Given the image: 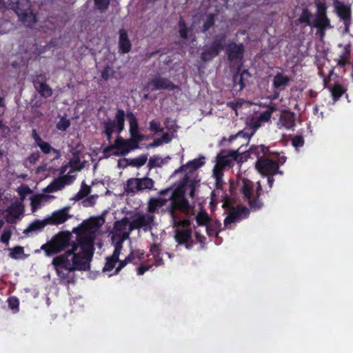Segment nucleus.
I'll return each mask as SVG.
<instances>
[{"instance_id": "obj_37", "label": "nucleus", "mask_w": 353, "mask_h": 353, "mask_svg": "<svg viewBox=\"0 0 353 353\" xmlns=\"http://www.w3.org/2000/svg\"><path fill=\"white\" fill-rule=\"evenodd\" d=\"M37 144L41 150L45 154L52 153L53 154H54V153L56 152V150L52 147H51V145L48 143L43 140H41Z\"/></svg>"}, {"instance_id": "obj_56", "label": "nucleus", "mask_w": 353, "mask_h": 353, "mask_svg": "<svg viewBox=\"0 0 353 353\" xmlns=\"http://www.w3.org/2000/svg\"><path fill=\"white\" fill-rule=\"evenodd\" d=\"M244 103V101L242 99H238L235 101H232L230 103V105L235 110V111L237 112L236 108L239 105H242Z\"/></svg>"}, {"instance_id": "obj_55", "label": "nucleus", "mask_w": 353, "mask_h": 353, "mask_svg": "<svg viewBox=\"0 0 353 353\" xmlns=\"http://www.w3.org/2000/svg\"><path fill=\"white\" fill-rule=\"evenodd\" d=\"M150 268V265H142L138 268V274L142 275L146 271H148Z\"/></svg>"}, {"instance_id": "obj_62", "label": "nucleus", "mask_w": 353, "mask_h": 353, "mask_svg": "<svg viewBox=\"0 0 353 353\" xmlns=\"http://www.w3.org/2000/svg\"><path fill=\"white\" fill-rule=\"evenodd\" d=\"M38 155L37 154H32L30 158V163H34L37 160Z\"/></svg>"}, {"instance_id": "obj_1", "label": "nucleus", "mask_w": 353, "mask_h": 353, "mask_svg": "<svg viewBox=\"0 0 353 353\" xmlns=\"http://www.w3.org/2000/svg\"><path fill=\"white\" fill-rule=\"evenodd\" d=\"M104 223L103 216L92 217L75 229L78 234L76 241L71 243L63 254L52 261L61 279L68 280L74 271L89 270L94 253V239L101 234L100 228Z\"/></svg>"}, {"instance_id": "obj_47", "label": "nucleus", "mask_w": 353, "mask_h": 353, "mask_svg": "<svg viewBox=\"0 0 353 353\" xmlns=\"http://www.w3.org/2000/svg\"><path fill=\"white\" fill-rule=\"evenodd\" d=\"M292 143L294 148H298L303 145L304 140L302 137L297 136L292 139Z\"/></svg>"}, {"instance_id": "obj_57", "label": "nucleus", "mask_w": 353, "mask_h": 353, "mask_svg": "<svg viewBox=\"0 0 353 353\" xmlns=\"http://www.w3.org/2000/svg\"><path fill=\"white\" fill-rule=\"evenodd\" d=\"M163 144V143H162L161 138H158V139H154L152 143H150L148 145V148L157 147V146L161 145Z\"/></svg>"}, {"instance_id": "obj_38", "label": "nucleus", "mask_w": 353, "mask_h": 353, "mask_svg": "<svg viewBox=\"0 0 353 353\" xmlns=\"http://www.w3.org/2000/svg\"><path fill=\"white\" fill-rule=\"evenodd\" d=\"M70 125V121L66 117H59L57 123V128L59 130H65Z\"/></svg>"}, {"instance_id": "obj_34", "label": "nucleus", "mask_w": 353, "mask_h": 353, "mask_svg": "<svg viewBox=\"0 0 353 353\" xmlns=\"http://www.w3.org/2000/svg\"><path fill=\"white\" fill-rule=\"evenodd\" d=\"M48 221H35L32 222L27 229L24 230L25 233H30L32 231H36L43 228L47 224Z\"/></svg>"}, {"instance_id": "obj_30", "label": "nucleus", "mask_w": 353, "mask_h": 353, "mask_svg": "<svg viewBox=\"0 0 353 353\" xmlns=\"http://www.w3.org/2000/svg\"><path fill=\"white\" fill-rule=\"evenodd\" d=\"M290 78L282 73L276 74L274 77L273 86L276 88H283L287 85Z\"/></svg>"}, {"instance_id": "obj_23", "label": "nucleus", "mask_w": 353, "mask_h": 353, "mask_svg": "<svg viewBox=\"0 0 353 353\" xmlns=\"http://www.w3.org/2000/svg\"><path fill=\"white\" fill-rule=\"evenodd\" d=\"M279 128L293 130L295 126V116L292 112H283L281 114L277 123Z\"/></svg>"}, {"instance_id": "obj_59", "label": "nucleus", "mask_w": 353, "mask_h": 353, "mask_svg": "<svg viewBox=\"0 0 353 353\" xmlns=\"http://www.w3.org/2000/svg\"><path fill=\"white\" fill-rule=\"evenodd\" d=\"M32 136L36 143H38L39 141H41L42 140L41 138L38 135V134L35 130H32Z\"/></svg>"}, {"instance_id": "obj_2", "label": "nucleus", "mask_w": 353, "mask_h": 353, "mask_svg": "<svg viewBox=\"0 0 353 353\" xmlns=\"http://www.w3.org/2000/svg\"><path fill=\"white\" fill-rule=\"evenodd\" d=\"M165 199H150L148 202L145 212H137L130 217L134 230L142 229L145 232H150L154 243L150 246V252L156 266L163 264V256L164 255L159 248V243L163 236V230L159 228V222L156 215L159 214V210L165 205Z\"/></svg>"}, {"instance_id": "obj_17", "label": "nucleus", "mask_w": 353, "mask_h": 353, "mask_svg": "<svg viewBox=\"0 0 353 353\" xmlns=\"http://www.w3.org/2000/svg\"><path fill=\"white\" fill-rule=\"evenodd\" d=\"M250 77V74L246 70L235 74L233 77L232 92L234 93H238L241 91L248 83Z\"/></svg>"}, {"instance_id": "obj_44", "label": "nucleus", "mask_w": 353, "mask_h": 353, "mask_svg": "<svg viewBox=\"0 0 353 353\" xmlns=\"http://www.w3.org/2000/svg\"><path fill=\"white\" fill-rule=\"evenodd\" d=\"M114 73V70L112 68L106 67L101 72V77L105 80H108L113 76Z\"/></svg>"}, {"instance_id": "obj_46", "label": "nucleus", "mask_w": 353, "mask_h": 353, "mask_svg": "<svg viewBox=\"0 0 353 353\" xmlns=\"http://www.w3.org/2000/svg\"><path fill=\"white\" fill-rule=\"evenodd\" d=\"M331 92L333 97L336 99L342 95L343 91L340 85H336L332 89Z\"/></svg>"}, {"instance_id": "obj_5", "label": "nucleus", "mask_w": 353, "mask_h": 353, "mask_svg": "<svg viewBox=\"0 0 353 353\" xmlns=\"http://www.w3.org/2000/svg\"><path fill=\"white\" fill-rule=\"evenodd\" d=\"M205 163V157H201L198 159H194L188 162L185 165L181 166L179 170L174 172L175 174H182L183 175V181H181V187L174 191L170 190H165L161 192V194L170 193V197H172V194L179 192L183 196L185 192L187 191L188 188H190V196L193 197L194 187L198 183V181L194 177V171L199 168L203 165Z\"/></svg>"}, {"instance_id": "obj_33", "label": "nucleus", "mask_w": 353, "mask_h": 353, "mask_svg": "<svg viewBox=\"0 0 353 353\" xmlns=\"http://www.w3.org/2000/svg\"><path fill=\"white\" fill-rule=\"evenodd\" d=\"M221 227V223L218 221L210 220L205 228V232L209 236L216 235Z\"/></svg>"}, {"instance_id": "obj_13", "label": "nucleus", "mask_w": 353, "mask_h": 353, "mask_svg": "<svg viewBox=\"0 0 353 353\" xmlns=\"http://www.w3.org/2000/svg\"><path fill=\"white\" fill-rule=\"evenodd\" d=\"M70 244L71 243H69L68 236L63 234H59L50 242L43 245L41 249L46 252V255L50 256L61 252L64 248L68 249V247Z\"/></svg>"}, {"instance_id": "obj_64", "label": "nucleus", "mask_w": 353, "mask_h": 353, "mask_svg": "<svg viewBox=\"0 0 353 353\" xmlns=\"http://www.w3.org/2000/svg\"><path fill=\"white\" fill-rule=\"evenodd\" d=\"M4 128V125L2 123V121L0 119V129H2Z\"/></svg>"}, {"instance_id": "obj_53", "label": "nucleus", "mask_w": 353, "mask_h": 353, "mask_svg": "<svg viewBox=\"0 0 353 353\" xmlns=\"http://www.w3.org/2000/svg\"><path fill=\"white\" fill-rule=\"evenodd\" d=\"M214 22L213 17L212 15H210L207 17L206 21H205L204 26H203V30L206 31L208 30L210 27L212 26V24Z\"/></svg>"}, {"instance_id": "obj_24", "label": "nucleus", "mask_w": 353, "mask_h": 353, "mask_svg": "<svg viewBox=\"0 0 353 353\" xmlns=\"http://www.w3.org/2000/svg\"><path fill=\"white\" fill-rule=\"evenodd\" d=\"M15 11L20 19L26 26H31L35 21V16L29 10H22L19 6L15 8Z\"/></svg>"}, {"instance_id": "obj_63", "label": "nucleus", "mask_w": 353, "mask_h": 353, "mask_svg": "<svg viewBox=\"0 0 353 353\" xmlns=\"http://www.w3.org/2000/svg\"><path fill=\"white\" fill-rule=\"evenodd\" d=\"M268 182L270 185V187H272V184H273V182H274V179L269 177L268 179Z\"/></svg>"}, {"instance_id": "obj_51", "label": "nucleus", "mask_w": 353, "mask_h": 353, "mask_svg": "<svg viewBox=\"0 0 353 353\" xmlns=\"http://www.w3.org/2000/svg\"><path fill=\"white\" fill-rule=\"evenodd\" d=\"M173 138H174L173 133H171V134L165 133L161 137V139L162 143L164 144V143H170L172 140Z\"/></svg>"}, {"instance_id": "obj_28", "label": "nucleus", "mask_w": 353, "mask_h": 353, "mask_svg": "<svg viewBox=\"0 0 353 353\" xmlns=\"http://www.w3.org/2000/svg\"><path fill=\"white\" fill-rule=\"evenodd\" d=\"M119 48L123 53L128 52L131 49V43L128 37L125 30H120L119 31Z\"/></svg>"}, {"instance_id": "obj_7", "label": "nucleus", "mask_w": 353, "mask_h": 353, "mask_svg": "<svg viewBox=\"0 0 353 353\" xmlns=\"http://www.w3.org/2000/svg\"><path fill=\"white\" fill-rule=\"evenodd\" d=\"M272 112V110H266L261 113L257 119L251 121V130L245 128L244 130L239 132L236 134L230 136L229 138V141L232 142L233 141L237 140L238 143L241 144V146L243 145H247L250 141V137L261 126V123L268 122L270 120Z\"/></svg>"}, {"instance_id": "obj_21", "label": "nucleus", "mask_w": 353, "mask_h": 353, "mask_svg": "<svg viewBox=\"0 0 353 353\" xmlns=\"http://www.w3.org/2000/svg\"><path fill=\"white\" fill-rule=\"evenodd\" d=\"M140 141H141L136 140L132 137L127 140L118 138L115 141V147L119 149L122 154H127L130 150L138 148V143Z\"/></svg>"}, {"instance_id": "obj_19", "label": "nucleus", "mask_w": 353, "mask_h": 353, "mask_svg": "<svg viewBox=\"0 0 353 353\" xmlns=\"http://www.w3.org/2000/svg\"><path fill=\"white\" fill-rule=\"evenodd\" d=\"M70 207H65L61 210L54 212L51 216L47 219L49 223L59 225L65 222L71 215L69 214Z\"/></svg>"}, {"instance_id": "obj_11", "label": "nucleus", "mask_w": 353, "mask_h": 353, "mask_svg": "<svg viewBox=\"0 0 353 353\" xmlns=\"http://www.w3.org/2000/svg\"><path fill=\"white\" fill-rule=\"evenodd\" d=\"M134 230L130 218H123L115 222L111 232L112 242H123L126 240L130 233Z\"/></svg>"}, {"instance_id": "obj_42", "label": "nucleus", "mask_w": 353, "mask_h": 353, "mask_svg": "<svg viewBox=\"0 0 353 353\" xmlns=\"http://www.w3.org/2000/svg\"><path fill=\"white\" fill-rule=\"evenodd\" d=\"M97 9L100 10H106L109 6L110 0H94Z\"/></svg>"}, {"instance_id": "obj_58", "label": "nucleus", "mask_w": 353, "mask_h": 353, "mask_svg": "<svg viewBox=\"0 0 353 353\" xmlns=\"http://www.w3.org/2000/svg\"><path fill=\"white\" fill-rule=\"evenodd\" d=\"M347 58L346 55H344L343 57H341L340 59L338 61V64L341 66H344L347 63Z\"/></svg>"}, {"instance_id": "obj_35", "label": "nucleus", "mask_w": 353, "mask_h": 353, "mask_svg": "<svg viewBox=\"0 0 353 353\" xmlns=\"http://www.w3.org/2000/svg\"><path fill=\"white\" fill-rule=\"evenodd\" d=\"M148 160V157L146 155H141L137 158H134L130 160L129 165L139 168L143 165Z\"/></svg>"}, {"instance_id": "obj_3", "label": "nucleus", "mask_w": 353, "mask_h": 353, "mask_svg": "<svg viewBox=\"0 0 353 353\" xmlns=\"http://www.w3.org/2000/svg\"><path fill=\"white\" fill-rule=\"evenodd\" d=\"M172 202L168 209V213L172 220L173 224L178 226L176 230L175 239L179 244H184L186 248H190L193 244L192 232L189 228V223L182 220L180 213H188L190 205L185 197L179 192L172 194Z\"/></svg>"}, {"instance_id": "obj_61", "label": "nucleus", "mask_w": 353, "mask_h": 353, "mask_svg": "<svg viewBox=\"0 0 353 353\" xmlns=\"http://www.w3.org/2000/svg\"><path fill=\"white\" fill-rule=\"evenodd\" d=\"M214 195H215V193H214V192H213L212 194V199H211V202H210V205H211L212 208H214V206L216 204V200L214 199Z\"/></svg>"}, {"instance_id": "obj_8", "label": "nucleus", "mask_w": 353, "mask_h": 353, "mask_svg": "<svg viewBox=\"0 0 353 353\" xmlns=\"http://www.w3.org/2000/svg\"><path fill=\"white\" fill-rule=\"evenodd\" d=\"M241 148V147H240L237 150L233 151L230 154H219L217 157L216 163L213 169V177L215 179V183L217 189H219L223 184L222 176L223 169L232 167L234 162L238 160V152Z\"/></svg>"}, {"instance_id": "obj_25", "label": "nucleus", "mask_w": 353, "mask_h": 353, "mask_svg": "<svg viewBox=\"0 0 353 353\" xmlns=\"http://www.w3.org/2000/svg\"><path fill=\"white\" fill-rule=\"evenodd\" d=\"M129 118L130 133L132 138L138 141H142L143 136L139 133L138 122L135 116L132 114H128Z\"/></svg>"}, {"instance_id": "obj_4", "label": "nucleus", "mask_w": 353, "mask_h": 353, "mask_svg": "<svg viewBox=\"0 0 353 353\" xmlns=\"http://www.w3.org/2000/svg\"><path fill=\"white\" fill-rule=\"evenodd\" d=\"M89 158L90 155L86 153L74 152L68 163L61 168L60 177L48 185L45 190L48 192H56L71 183L76 177V173L85 166Z\"/></svg>"}, {"instance_id": "obj_27", "label": "nucleus", "mask_w": 353, "mask_h": 353, "mask_svg": "<svg viewBox=\"0 0 353 353\" xmlns=\"http://www.w3.org/2000/svg\"><path fill=\"white\" fill-rule=\"evenodd\" d=\"M228 57L230 60L241 59L243 54V48L242 46L236 44H230L227 48Z\"/></svg>"}, {"instance_id": "obj_36", "label": "nucleus", "mask_w": 353, "mask_h": 353, "mask_svg": "<svg viewBox=\"0 0 353 353\" xmlns=\"http://www.w3.org/2000/svg\"><path fill=\"white\" fill-rule=\"evenodd\" d=\"M196 220L199 225H205L206 227L210 219L207 213L201 212L196 215Z\"/></svg>"}, {"instance_id": "obj_14", "label": "nucleus", "mask_w": 353, "mask_h": 353, "mask_svg": "<svg viewBox=\"0 0 353 353\" xmlns=\"http://www.w3.org/2000/svg\"><path fill=\"white\" fill-rule=\"evenodd\" d=\"M124 112L123 110H118L116 114L115 121H108L104 123V133L107 136L108 139L110 141L111 135L113 132H121L124 128Z\"/></svg>"}, {"instance_id": "obj_39", "label": "nucleus", "mask_w": 353, "mask_h": 353, "mask_svg": "<svg viewBox=\"0 0 353 353\" xmlns=\"http://www.w3.org/2000/svg\"><path fill=\"white\" fill-rule=\"evenodd\" d=\"M17 192L21 199L23 200L27 196L30 195L32 191L27 185L23 184L17 188Z\"/></svg>"}, {"instance_id": "obj_54", "label": "nucleus", "mask_w": 353, "mask_h": 353, "mask_svg": "<svg viewBox=\"0 0 353 353\" xmlns=\"http://www.w3.org/2000/svg\"><path fill=\"white\" fill-rule=\"evenodd\" d=\"M195 236L197 239V241L201 243V244H203L205 243V238L203 235H202L201 234V232L200 230H196L195 232Z\"/></svg>"}, {"instance_id": "obj_41", "label": "nucleus", "mask_w": 353, "mask_h": 353, "mask_svg": "<svg viewBox=\"0 0 353 353\" xmlns=\"http://www.w3.org/2000/svg\"><path fill=\"white\" fill-rule=\"evenodd\" d=\"M150 130L155 133H159L163 131L160 121L157 120H152L150 122Z\"/></svg>"}, {"instance_id": "obj_52", "label": "nucleus", "mask_w": 353, "mask_h": 353, "mask_svg": "<svg viewBox=\"0 0 353 353\" xmlns=\"http://www.w3.org/2000/svg\"><path fill=\"white\" fill-rule=\"evenodd\" d=\"M179 27V34L181 37L185 39L187 37V29L185 28V23L183 21H180Z\"/></svg>"}, {"instance_id": "obj_40", "label": "nucleus", "mask_w": 353, "mask_h": 353, "mask_svg": "<svg viewBox=\"0 0 353 353\" xmlns=\"http://www.w3.org/2000/svg\"><path fill=\"white\" fill-rule=\"evenodd\" d=\"M268 151V149L263 145L254 146L250 149V154L254 153L257 157H260L261 154H264Z\"/></svg>"}, {"instance_id": "obj_45", "label": "nucleus", "mask_w": 353, "mask_h": 353, "mask_svg": "<svg viewBox=\"0 0 353 353\" xmlns=\"http://www.w3.org/2000/svg\"><path fill=\"white\" fill-rule=\"evenodd\" d=\"M98 196L97 194H93L90 196H88L83 201V203L84 206H92L93 205L97 199Z\"/></svg>"}, {"instance_id": "obj_43", "label": "nucleus", "mask_w": 353, "mask_h": 353, "mask_svg": "<svg viewBox=\"0 0 353 353\" xmlns=\"http://www.w3.org/2000/svg\"><path fill=\"white\" fill-rule=\"evenodd\" d=\"M23 254V248L20 246L14 248L10 252V256L13 259H19Z\"/></svg>"}, {"instance_id": "obj_26", "label": "nucleus", "mask_w": 353, "mask_h": 353, "mask_svg": "<svg viewBox=\"0 0 353 353\" xmlns=\"http://www.w3.org/2000/svg\"><path fill=\"white\" fill-rule=\"evenodd\" d=\"M51 196L46 194H36L31 197L32 210L34 212L38 208L48 203Z\"/></svg>"}, {"instance_id": "obj_9", "label": "nucleus", "mask_w": 353, "mask_h": 353, "mask_svg": "<svg viewBox=\"0 0 353 353\" xmlns=\"http://www.w3.org/2000/svg\"><path fill=\"white\" fill-rule=\"evenodd\" d=\"M112 243L114 245V250L112 256L107 259V262L103 268V271L106 272L112 270L117 263H119V265L116 268L114 272L108 274V276L117 274L124 266L132 261V253L128 256L125 257L124 260L119 261V255L121 253L123 242H112Z\"/></svg>"}, {"instance_id": "obj_18", "label": "nucleus", "mask_w": 353, "mask_h": 353, "mask_svg": "<svg viewBox=\"0 0 353 353\" xmlns=\"http://www.w3.org/2000/svg\"><path fill=\"white\" fill-rule=\"evenodd\" d=\"M334 7L338 16L343 21L345 25V31H348V25L350 19V8L347 6L335 0Z\"/></svg>"}, {"instance_id": "obj_49", "label": "nucleus", "mask_w": 353, "mask_h": 353, "mask_svg": "<svg viewBox=\"0 0 353 353\" xmlns=\"http://www.w3.org/2000/svg\"><path fill=\"white\" fill-rule=\"evenodd\" d=\"M90 192V187L86 185H82L81 190L79 192L78 195L80 198H82L87 196Z\"/></svg>"}, {"instance_id": "obj_12", "label": "nucleus", "mask_w": 353, "mask_h": 353, "mask_svg": "<svg viewBox=\"0 0 353 353\" xmlns=\"http://www.w3.org/2000/svg\"><path fill=\"white\" fill-rule=\"evenodd\" d=\"M154 185L153 179L149 177L130 178L124 185V190L128 194H137L145 190H151Z\"/></svg>"}, {"instance_id": "obj_6", "label": "nucleus", "mask_w": 353, "mask_h": 353, "mask_svg": "<svg viewBox=\"0 0 353 353\" xmlns=\"http://www.w3.org/2000/svg\"><path fill=\"white\" fill-rule=\"evenodd\" d=\"M316 12L315 14H312L307 10H304L299 21L301 23H305L307 26L315 28L318 30L317 33L320 37L323 39L325 36V31L332 28L330 21L328 19L326 11L327 7L325 3L321 1L316 2Z\"/></svg>"}, {"instance_id": "obj_22", "label": "nucleus", "mask_w": 353, "mask_h": 353, "mask_svg": "<svg viewBox=\"0 0 353 353\" xmlns=\"http://www.w3.org/2000/svg\"><path fill=\"white\" fill-rule=\"evenodd\" d=\"M175 88L170 81L160 77L154 78L148 85V90L151 91L159 89L173 90Z\"/></svg>"}, {"instance_id": "obj_31", "label": "nucleus", "mask_w": 353, "mask_h": 353, "mask_svg": "<svg viewBox=\"0 0 353 353\" xmlns=\"http://www.w3.org/2000/svg\"><path fill=\"white\" fill-rule=\"evenodd\" d=\"M223 48V45L221 42H216L214 43L210 50H206L202 54V58L204 60H208L212 57L216 56L219 52L220 50Z\"/></svg>"}, {"instance_id": "obj_29", "label": "nucleus", "mask_w": 353, "mask_h": 353, "mask_svg": "<svg viewBox=\"0 0 353 353\" xmlns=\"http://www.w3.org/2000/svg\"><path fill=\"white\" fill-rule=\"evenodd\" d=\"M169 160V157L162 158L160 156H153L150 158L148 165L150 168L161 167L163 165L168 163Z\"/></svg>"}, {"instance_id": "obj_16", "label": "nucleus", "mask_w": 353, "mask_h": 353, "mask_svg": "<svg viewBox=\"0 0 353 353\" xmlns=\"http://www.w3.org/2000/svg\"><path fill=\"white\" fill-rule=\"evenodd\" d=\"M248 214V210L245 208L237 207L231 209L224 219V225L226 228L230 227L232 223H235L245 218Z\"/></svg>"}, {"instance_id": "obj_15", "label": "nucleus", "mask_w": 353, "mask_h": 353, "mask_svg": "<svg viewBox=\"0 0 353 353\" xmlns=\"http://www.w3.org/2000/svg\"><path fill=\"white\" fill-rule=\"evenodd\" d=\"M256 168L263 175H271L278 172L279 165L276 161L259 159L256 163Z\"/></svg>"}, {"instance_id": "obj_50", "label": "nucleus", "mask_w": 353, "mask_h": 353, "mask_svg": "<svg viewBox=\"0 0 353 353\" xmlns=\"http://www.w3.org/2000/svg\"><path fill=\"white\" fill-rule=\"evenodd\" d=\"M19 301L15 297H10L8 299V305L10 309L12 310H17L19 307Z\"/></svg>"}, {"instance_id": "obj_60", "label": "nucleus", "mask_w": 353, "mask_h": 353, "mask_svg": "<svg viewBox=\"0 0 353 353\" xmlns=\"http://www.w3.org/2000/svg\"><path fill=\"white\" fill-rule=\"evenodd\" d=\"M5 112V104L3 102V99L0 97V115L3 114Z\"/></svg>"}, {"instance_id": "obj_48", "label": "nucleus", "mask_w": 353, "mask_h": 353, "mask_svg": "<svg viewBox=\"0 0 353 353\" xmlns=\"http://www.w3.org/2000/svg\"><path fill=\"white\" fill-rule=\"evenodd\" d=\"M11 236V232L9 230H4L2 234L1 235V241L3 243H5L6 245L8 244L9 240Z\"/></svg>"}, {"instance_id": "obj_32", "label": "nucleus", "mask_w": 353, "mask_h": 353, "mask_svg": "<svg viewBox=\"0 0 353 353\" xmlns=\"http://www.w3.org/2000/svg\"><path fill=\"white\" fill-rule=\"evenodd\" d=\"M34 87L43 97H49L52 94V89L45 83L36 82Z\"/></svg>"}, {"instance_id": "obj_20", "label": "nucleus", "mask_w": 353, "mask_h": 353, "mask_svg": "<svg viewBox=\"0 0 353 353\" xmlns=\"http://www.w3.org/2000/svg\"><path fill=\"white\" fill-rule=\"evenodd\" d=\"M23 212V206L19 201L13 203L9 206L6 212L5 218L8 223H13L19 218Z\"/></svg>"}, {"instance_id": "obj_10", "label": "nucleus", "mask_w": 353, "mask_h": 353, "mask_svg": "<svg viewBox=\"0 0 353 353\" xmlns=\"http://www.w3.org/2000/svg\"><path fill=\"white\" fill-rule=\"evenodd\" d=\"M241 191L244 198L248 200L251 208L256 210L261 207V202L256 199L261 191L259 182H257L256 189L254 190L253 183L248 179H243L241 181Z\"/></svg>"}]
</instances>
